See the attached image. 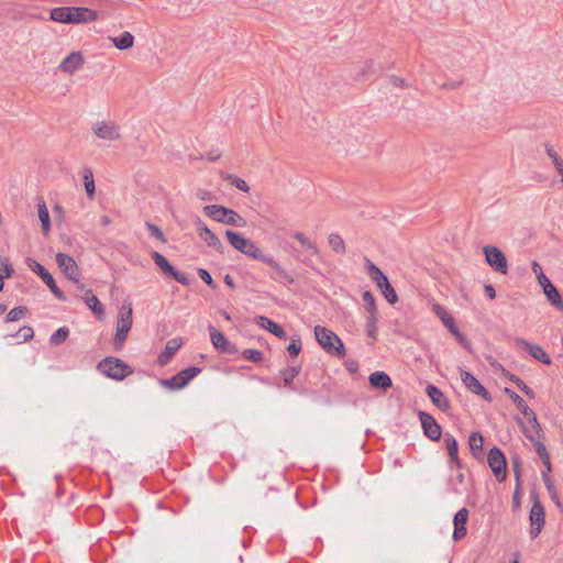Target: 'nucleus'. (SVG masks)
Returning <instances> with one entry per match:
<instances>
[{"label": "nucleus", "mask_w": 563, "mask_h": 563, "mask_svg": "<svg viewBox=\"0 0 563 563\" xmlns=\"http://www.w3.org/2000/svg\"><path fill=\"white\" fill-rule=\"evenodd\" d=\"M51 19L65 24H86L96 21L98 13L87 7H58L51 11Z\"/></svg>", "instance_id": "nucleus-1"}, {"label": "nucleus", "mask_w": 563, "mask_h": 563, "mask_svg": "<svg viewBox=\"0 0 563 563\" xmlns=\"http://www.w3.org/2000/svg\"><path fill=\"white\" fill-rule=\"evenodd\" d=\"M132 313V305L130 302H124L119 310L117 320V330L113 339L115 350H121L124 342L126 341L129 331L131 330L133 323Z\"/></svg>", "instance_id": "nucleus-2"}, {"label": "nucleus", "mask_w": 563, "mask_h": 563, "mask_svg": "<svg viewBox=\"0 0 563 563\" xmlns=\"http://www.w3.org/2000/svg\"><path fill=\"white\" fill-rule=\"evenodd\" d=\"M314 336L318 343L330 354L336 356H343L345 354V347L341 339L331 330L316 325Z\"/></svg>", "instance_id": "nucleus-3"}, {"label": "nucleus", "mask_w": 563, "mask_h": 563, "mask_svg": "<svg viewBox=\"0 0 563 563\" xmlns=\"http://www.w3.org/2000/svg\"><path fill=\"white\" fill-rule=\"evenodd\" d=\"M225 236L232 247L253 260L260 261L264 255L253 241L244 238L241 233L227 230Z\"/></svg>", "instance_id": "nucleus-4"}, {"label": "nucleus", "mask_w": 563, "mask_h": 563, "mask_svg": "<svg viewBox=\"0 0 563 563\" xmlns=\"http://www.w3.org/2000/svg\"><path fill=\"white\" fill-rule=\"evenodd\" d=\"M203 211L208 217L218 222L239 227H243L245 224V221L240 214L224 206L208 205L203 207Z\"/></svg>", "instance_id": "nucleus-5"}, {"label": "nucleus", "mask_w": 563, "mask_h": 563, "mask_svg": "<svg viewBox=\"0 0 563 563\" xmlns=\"http://www.w3.org/2000/svg\"><path fill=\"white\" fill-rule=\"evenodd\" d=\"M98 369L106 376L121 380L133 373L132 368L122 360L106 357L98 364Z\"/></svg>", "instance_id": "nucleus-6"}, {"label": "nucleus", "mask_w": 563, "mask_h": 563, "mask_svg": "<svg viewBox=\"0 0 563 563\" xmlns=\"http://www.w3.org/2000/svg\"><path fill=\"white\" fill-rule=\"evenodd\" d=\"M92 134L106 142H118L122 139L121 126L112 120H98L91 125Z\"/></svg>", "instance_id": "nucleus-7"}, {"label": "nucleus", "mask_w": 563, "mask_h": 563, "mask_svg": "<svg viewBox=\"0 0 563 563\" xmlns=\"http://www.w3.org/2000/svg\"><path fill=\"white\" fill-rule=\"evenodd\" d=\"M432 311L434 314L441 320L443 325L448 328V330L456 338L460 344L466 350L471 349L470 341L460 332L459 328L455 325L453 317L439 303L432 305Z\"/></svg>", "instance_id": "nucleus-8"}, {"label": "nucleus", "mask_w": 563, "mask_h": 563, "mask_svg": "<svg viewBox=\"0 0 563 563\" xmlns=\"http://www.w3.org/2000/svg\"><path fill=\"white\" fill-rule=\"evenodd\" d=\"M483 253L487 264L497 273L508 274V261L500 249L494 245H485Z\"/></svg>", "instance_id": "nucleus-9"}, {"label": "nucleus", "mask_w": 563, "mask_h": 563, "mask_svg": "<svg viewBox=\"0 0 563 563\" xmlns=\"http://www.w3.org/2000/svg\"><path fill=\"white\" fill-rule=\"evenodd\" d=\"M531 498L533 500V504L530 509V516H529V519L531 522L530 534L532 538H537L544 526L545 512H544V507L542 506L541 501L539 500V497L533 494V495H531Z\"/></svg>", "instance_id": "nucleus-10"}, {"label": "nucleus", "mask_w": 563, "mask_h": 563, "mask_svg": "<svg viewBox=\"0 0 563 563\" xmlns=\"http://www.w3.org/2000/svg\"><path fill=\"white\" fill-rule=\"evenodd\" d=\"M488 465L497 479L506 478V459L498 448H493L487 456Z\"/></svg>", "instance_id": "nucleus-11"}, {"label": "nucleus", "mask_w": 563, "mask_h": 563, "mask_svg": "<svg viewBox=\"0 0 563 563\" xmlns=\"http://www.w3.org/2000/svg\"><path fill=\"white\" fill-rule=\"evenodd\" d=\"M152 258L154 260L155 264L162 269V272H164L165 274H167L181 285H189V278L185 274L179 273L177 269H175L166 260V257L162 255L159 252H153Z\"/></svg>", "instance_id": "nucleus-12"}, {"label": "nucleus", "mask_w": 563, "mask_h": 563, "mask_svg": "<svg viewBox=\"0 0 563 563\" xmlns=\"http://www.w3.org/2000/svg\"><path fill=\"white\" fill-rule=\"evenodd\" d=\"M27 264L31 269L41 276L42 280L47 285L51 291L60 300H65L64 292L57 287L53 276L36 261L29 258Z\"/></svg>", "instance_id": "nucleus-13"}, {"label": "nucleus", "mask_w": 563, "mask_h": 563, "mask_svg": "<svg viewBox=\"0 0 563 563\" xmlns=\"http://www.w3.org/2000/svg\"><path fill=\"white\" fill-rule=\"evenodd\" d=\"M200 368L198 367H188L183 369L175 376L169 379L162 380V385L169 387L172 389H181L184 388L198 373Z\"/></svg>", "instance_id": "nucleus-14"}, {"label": "nucleus", "mask_w": 563, "mask_h": 563, "mask_svg": "<svg viewBox=\"0 0 563 563\" xmlns=\"http://www.w3.org/2000/svg\"><path fill=\"white\" fill-rule=\"evenodd\" d=\"M56 262L60 271L69 280H76V277L79 276V267L71 256L59 252L56 254Z\"/></svg>", "instance_id": "nucleus-15"}, {"label": "nucleus", "mask_w": 563, "mask_h": 563, "mask_svg": "<svg viewBox=\"0 0 563 563\" xmlns=\"http://www.w3.org/2000/svg\"><path fill=\"white\" fill-rule=\"evenodd\" d=\"M208 330L210 332L211 343L218 351L228 354H232L236 351L235 346L213 325H209Z\"/></svg>", "instance_id": "nucleus-16"}, {"label": "nucleus", "mask_w": 563, "mask_h": 563, "mask_svg": "<svg viewBox=\"0 0 563 563\" xmlns=\"http://www.w3.org/2000/svg\"><path fill=\"white\" fill-rule=\"evenodd\" d=\"M516 344L523 347L534 360L540 361L543 364H551V358L548 353L538 344H532L525 339L517 338Z\"/></svg>", "instance_id": "nucleus-17"}, {"label": "nucleus", "mask_w": 563, "mask_h": 563, "mask_svg": "<svg viewBox=\"0 0 563 563\" xmlns=\"http://www.w3.org/2000/svg\"><path fill=\"white\" fill-rule=\"evenodd\" d=\"M461 379L473 394L482 396L485 400H490L487 389L471 373L461 371Z\"/></svg>", "instance_id": "nucleus-18"}, {"label": "nucleus", "mask_w": 563, "mask_h": 563, "mask_svg": "<svg viewBox=\"0 0 563 563\" xmlns=\"http://www.w3.org/2000/svg\"><path fill=\"white\" fill-rule=\"evenodd\" d=\"M84 56L80 52H71L59 64V69L68 75L74 74L84 65Z\"/></svg>", "instance_id": "nucleus-19"}, {"label": "nucleus", "mask_w": 563, "mask_h": 563, "mask_svg": "<svg viewBox=\"0 0 563 563\" xmlns=\"http://www.w3.org/2000/svg\"><path fill=\"white\" fill-rule=\"evenodd\" d=\"M419 416L424 434L432 441L439 440L441 437V428L434 418L424 412H420Z\"/></svg>", "instance_id": "nucleus-20"}, {"label": "nucleus", "mask_w": 563, "mask_h": 563, "mask_svg": "<svg viewBox=\"0 0 563 563\" xmlns=\"http://www.w3.org/2000/svg\"><path fill=\"white\" fill-rule=\"evenodd\" d=\"M467 521H468V510L466 508H461L455 514L454 520H453V523H454L453 539L455 541H457L466 536Z\"/></svg>", "instance_id": "nucleus-21"}, {"label": "nucleus", "mask_w": 563, "mask_h": 563, "mask_svg": "<svg viewBox=\"0 0 563 563\" xmlns=\"http://www.w3.org/2000/svg\"><path fill=\"white\" fill-rule=\"evenodd\" d=\"M267 266L274 269L276 276L274 277L277 280H286L289 284H292L295 282L294 277L286 272V269L274 260V257L264 254L262 258L260 260Z\"/></svg>", "instance_id": "nucleus-22"}, {"label": "nucleus", "mask_w": 563, "mask_h": 563, "mask_svg": "<svg viewBox=\"0 0 563 563\" xmlns=\"http://www.w3.org/2000/svg\"><path fill=\"white\" fill-rule=\"evenodd\" d=\"M198 231H199V236L209 246H212L214 250H217L220 253L223 252V244L221 243L219 238L211 230L208 229V227L205 223H202V222L198 223Z\"/></svg>", "instance_id": "nucleus-23"}, {"label": "nucleus", "mask_w": 563, "mask_h": 563, "mask_svg": "<svg viewBox=\"0 0 563 563\" xmlns=\"http://www.w3.org/2000/svg\"><path fill=\"white\" fill-rule=\"evenodd\" d=\"M426 391L434 406H437L442 411L449 410L450 401L438 387L434 385H428Z\"/></svg>", "instance_id": "nucleus-24"}, {"label": "nucleus", "mask_w": 563, "mask_h": 563, "mask_svg": "<svg viewBox=\"0 0 563 563\" xmlns=\"http://www.w3.org/2000/svg\"><path fill=\"white\" fill-rule=\"evenodd\" d=\"M369 277L377 283L382 294L387 298V276L376 267L369 260H366Z\"/></svg>", "instance_id": "nucleus-25"}, {"label": "nucleus", "mask_w": 563, "mask_h": 563, "mask_svg": "<svg viewBox=\"0 0 563 563\" xmlns=\"http://www.w3.org/2000/svg\"><path fill=\"white\" fill-rule=\"evenodd\" d=\"M255 322L261 328L266 329L267 331H269L275 336H277L279 339H286V332L284 331V329L279 324H277L276 322L272 321L269 318L264 317V316H260V317L256 318Z\"/></svg>", "instance_id": "nucleus-26"}, {"label": "nucleus", "mask_w": 563, "mask_h": 563, "mask_svg": "<svg viewBox=\"0 0 563 563\" xmlns=\"http://www.w3.org/2000/svg\"><path fill=\"white\" fill-rule=\"evenodd\" d=\"M37 213L42 224V231L45 235L51 231V219L46 202L43 198L37 199Z\"/></svg>", "instance_id": "nucleus-27"}, {"label": "nucleus", "mask_w": 563, "mask_h": 563, "mask_svg": "<svg viewBox=\"0 0 563 563\" xmlns=\"http://www.w3.org/2000/svg\"><path fill=\"white\" fill-rule=\"evenodd\" d=\"M82 300L99 319L103 317L104 309L99 299L93 295L92 290H86V294L82 296Z\"/></svg>", "instance_id": "nucleus-28"}, {"label": "nucleus", "mask_w": 563, "mask_h": 563, "mask_svg": "<svg viewBox=\"0 0 563 563\" xmlns=\"http://www.w3.org/2000/svg\"><path fill=\"white\" fill-rule=\"evenodd\" d=\"M548 301L559 311H563V299L554 285L548 286L543 289Z\"/></svg>", "instance_id": "nucleus-29"}, {"label": "nucleus", "mask_w": 563, "mask_h": 563, "mask_svg": "<svg viewBox=\"0 0 563 563\" xmlns=\"http://www.w3.org/2000/svg\"><path fill=\"white\" fill-rule=\"evenodd\" d=\"M110 40L120 51L129 49L134 45V36L128 31L123 32L119 36L110 37Z\"/></svg>", "instance_id": "nucleus-30"}, {"label": "nucleus", "mask_w": 563, "mask_h": 563, "mask_svg": "<svg viewBox=\"0 0 563 563\" xmlns=\"http://www.w3.org/2000/svg\"><path fill=\"white\" fill-rule=\"evenodd\" d=\"M483 443H484V439H483V435L481 433L473 432L470 435L468 444H470V449L472 451V454L475 457H479L482 455V453H483Z\"/></svg>", "instance_id": "nucleus-31"}, {"label": "nucleus", "mask_w": 563, "mask_h": 563, "mask_svg": "<svg viewBox=\"0 0 563 563\" xmlns=\"http://www.w3.org/2000/svg\"><path fill=\"white\" fill-rule=\"evenodd\" d=\"M525 417L528 419L529 428H525L523 432L526 430H528L536 438H542L543 432H542L540 423L538 422L536 413L531 410Z\"/></svg>", "instance_id": "nucleus-32"}, {"label": "nucleus", "mask_w": 563, "mask_h": 563, "mask_svg": "<svg viewBox=\"0 0 563 563\" xmlns=\"http://www.w3.org/2000/svg\"><path fill=\"white\" fill-rule=\"evenodd\" d=\"M544 150L548 156L552 159V163L558 170L559 175L561 176V181H563V161L559 156V154L555 152L553 146L550 144H544Z\"/></svg>", "instance_id": "nucleus-33"}, {"label": "nucleus", "mask_w": 563, "mask_h": 563, "mask_svg": "<svg viewBox=\"0 0 563 563\" xmlns=\"http://www.w3.org/2000/svg\"><path fill=\"white\" fill-rule=\"evenodd\" d=\"M183 345V340L179 338L172 339L166 343L164 352L161 354L159 360L162 363L165 361L163 358L168 360L172 355H174L177 350Z\"/></svg>", "instance_id": "nucleus-34"}, {"label": "nucleus", "mask_w": 563, "mask_h": 563, "mask_svg": "<svg viewBox=\"0 0 563 563\" xmlns=\"http://www.w3.org/2000/svg\"><path fill=\"white\" fill-rule=\"evenodd\" d=\"M505 393L510 397V399L514 401V404L516 405L517 409L523 415L526 416L527 413H529V411H531V409L529 408V406L527 405V402L517 394L515 393L514 390L509 389V388H506L505 389Z\"/></svg>", "instance_id": "nucleus-35"}, {"label": "nucleus", "mask_w": 563, "mask_h": 563, "mask_svg": "<svg viewBox=\"0 0 563 563\" xmlns=\"http://www.w3.org/2000/svg\"><path fill=\"white\" fill-rule=\"evenodd\" d=\"M82 178L86 194L90 199H92L96 194V185L92 170L89 168L85 169Z\"/></svg>", "instance_id": "nucleus-36"}, {"label": "nucleus", "mask_w": 563, "mask_h": 563, "mask_svg": "<svg viewBox=\"0 0 563 563\" xmlns=\"http://www.w3.org/2000/svg\"><path fill=\"white\" fill-rule=\"evenodd\" d=\"M445 446L449 453V456L452 462L457 463L459 462V449H457V442L453 435L445 434L444 437Z\"/></svg>", "instance_id": "nucleus-37"}, {"label": "nucleus", "mask_w": 563, "mask_h": 563, "mask_svg": "<svg viewBox=\"0 0 563 563\" xmlns=\"http://www.w3.org/2000/svg\"><path fill=\"white\" fill-rule=\"evenodd\" d=\"M369 384L374 388L387 389V374L376 372L369 375Z\"/></svg>", "instance_id": "nucleus-38"}, {"label": "nucleus", "mask_w": 563, "mask_h": 563, "mask_svg": "<svg viewBox=\"0 0 563 563\" xmlns=\"http://www.w3.org/2000/svg\"><path fill=\"white\" fill-rule=\"evenodd\" d=\"M69 335V330L67 328H59L57 331H55L51 338L49 343L54 346H57L65 342Z\"/></svg>", "instance_id": "nucleus-39"}, {"label": "nucleus", "mask_w": 563, "mask_h": 563, "mask_svg": "<svg viewBox=\"0 0 563 563\" xmlns=\"http://www.w3.org/2000/svg\"><path fill=\"white\" fill-rule=\"evenodd\" d=\"M328 242H329L330 247L334 252L341 254V253H343L345 251L344 241H343V239L339 234H335V233L330 234L329 239H328Z\"/></svg>", "instance_id": "nucleus-40"}, {"label": "nucleus", "mask_w": 563, "mask_h": 563, "mask_svg": "<svg viewBox=\"0 0 563 563\" xmlns=\"http://www.w3.org/2000/svg\"><path fill=\"white\" fill-rule=\"evenodd\" d=\"M363 300L365 303V310L368 316H377V308L373 295L369 291L363 292Z\"/></svg>", "instance_id": "nucleus-41"}, {"label": "nucleus", "mask_w": 563, "mask_h": 563, "mask_svg": "<svg viewBox=\"0 0 563 563\" xmlns=\"http://www.w3.org/2000/svg\"><path fill=\"white\" fill-rule=\"evenodd\" d=\"M543 482H544L545 487L550 494L551 499L555 503V505L558 507H561V501L559 499L558 492L554 487V484L547 474H543Z\"/></svg>", "instance_id": "nucleus-42"}, {"label": "nucleus", "mask_w": 563, "mask_h": 563, "mask_svg": "<svg viewBox=\"0 0 563 563\" xmlns=\"http://www.w3.org/2000/svg\"><path fill=\"white\" fill-rule=\"evenodd\" d=\"M26 311L27 310L24 307H16V308L11 309L7 316V321L8 322L18 321L26 316Z\"/></svg>", "instance_id": "nucleus-43"}, {"label": "nucleus", "mask_w": 563, "mask_h": 563, "mask_svg": "<svg viewBox=\"0 0 563 563\" xmlns=\"http://www.w3.org/2000/svg\"><path fill=\"white\" fill-rule=\"evenodd\" d=\"M15 336L18 338L19 342H26L33 339L34 331L31 327L24 325L20 328V330L15 333Z\"/></svg>", "instance_id": "nucleus-44"}, {"label": "nucleus", "mask_w": 563, "mask_h": 563, "mask_svg": "<svg viewBox=\"0 0 563 563\" xmlns=\"http://www.w3.org/2000/svg\"><path fill=\"white\" fill-rule=\"evenodd\" d=\"M294 238L305 247H307L308 250H310L313 254H317L318 253V249L317 246L307 238L302 233H295Z\"/></svg>", "instance_id": "nucleus-45"}, {"label": "nucleus", "mask_w": 563, "mask_h": 563, "mask_svg": "<svg viewBox=\"0 0 563 563\" xmlns=\"http://www.w3.org/2000/svg\"><path fill=\"white\" fill-rule=\"evenodd\" d=\"M526 437L534 444L538 455H543L547 452L545 445L540 441L541 438H536L528 430L525 431Z\"/></svg>", "instance_id": "nucleus-46"}, {"label": "nucleus", "mask_w": 563, "mask_h": 563, "mask_svg": "<svg viewBox=\"0 0 563 563\" xmlns=\"http://www.w3.org/2000/svg\"><path fill=\"white\" fill-rule=\"evenodd\" d=\"M243 356L254 363H258L263 360V353L260 350L246 349L243 351Z\"/></svg>", "instance_id": "nucleus-47"}, {"label": "nucleus", "mask_w": 563, "mask_h": 563, "mask_svg": "<svg viewBox=\"0 0 563 563\" xmlns=\"http://www.w3.org/2000/svg\"><path fill=\"white\" fill-rule=\"evenodd\" d=\"M146 227L148 229V232L152 236L161 241L162 243H166L167 240L163 233V231L154 223L147 222Z\"/></svg>", "instance_id": "nucleus-48"}, {"label": "nucleus", "mask_w": 563, "mask_h": 563, "mask_svg": "<svg viewBox=\"0 0 563 563\" xmlns=\"http://www.w3.org/2000/svg\"><path fill=\"white\" fill-rule=\"evenodd\" d=\"M367 335L375 340L377 335V327H376V316L367 317V325H366Z\"/></svg>", "instance_id": "nucleus-49"}, {"label": "nucleus", "mask_w": 563, "mask_h": 563, "mask_svg": "<svg viewBox=\"0 0 563 563\" xmlns=\"http://www.w3.org/2000/svg\"><path fill=\"white\" fill-rule=\"evenodd\" d=\"M12 275V267L7 258L0 257V278H9Z\"/></svg>", "instance_id": "nucleus-50"}, {"label": "nucleus", "mask_w": 563, "mask_h": 563, "mask_svg": "<svg viewBox=\"0 0 563 563\" xmlns=\"http://www.w3.org/2000/svg\"><path fill=\"white\" fill-rule=\"evenodd\" d=\"M301 350V342L299 339H292L287 347V351L292 357H297Z\"/></svg>", "instance_id": "nucleus-51"}, {"label": "nucleus", "mask_w": 563, "mask_h": 563, "mask_svg": "<svg viewBox=\"0 0 563 563\" xmlns=\"http://www.w3.org/2000/svg\"><path fill=\"white\" fill-rule=\"evenodd\" d=\"M198 275H199V277H200V278H201V279H202L207 285H209V286H210V287H212V288H216V284H214V282H213V279H212V277H211L210 273H209L207 269H205V268H199V269H198Z\"/></svg>", "instance_id": "nucleus-52"}, {"label": "nucleus", "mask_w": 563, "mask_h": 563, "mask_svg": "<svg viewBox=\"0 0 563 563\" xmlns=\"http://www.w3.org/2000/svg\"><path fill=\"white\" fill-rule=\"evenodd\" d=\"M239 190L243 191V192H249L250 191V187L247 185V183L244 180V179H241V178H238L235 177L233 183H232Z\"/></svg>", "instance_id": "nucleus-53"}, {"label": "nucleus", "mask_w": 563, "mask_h": 563, "mask_svg": "<svg viewBox=\"0 0 563 563\" xmlns=\"http://www.w3.org/2000/svg\"><path fill=\"white\" fill-rule=\"evenodd\" d=\"M517 387L525 393L527 396L533 398L534 394L531 388L528 387V385L521 379L517 382Z\"/></svg>", "instance_id": "nucleus-54"}, {"label": "nucleus", "mask_w": 563, "mask_h": 563, "mask_svg": "<svg viewBox=\"0 0 563 563\" xmlns=\"http://www.w3.org/2000/svg\"><path fill=\"white\" fill-rule=\"evenodd\" d=\"M531 268H532V272L534 273V275H536L537 279H538L539 277H541L542 275H544V273H543V269H542L541 265H540L537 261H533V262L531 263Z\"/></svg>", "instance_id": "nucleus-55"}, {"label": "nucleus", "mask_w": 563, "mask_h": 563, "mask_svg": "<svg viewBox=\"0 0 563 563\" xmlns=\"http://www.w3.org/2000/svg\"><path fill=\"white\" fill-rule=\"evenodd\" d=\"M393 85L395 87H398V88H402L405 86H407V84L405 82L404 79H400V78H397V77H389V85Z\"/></svg>", "instance_id": "nucleus-56"}, {"label": "nucleus", "mask_w": 563, "mask_h": 563, "mask_svg": "<svg viewBox=\"0 0 563 563\" xmlns=\"http://www.w3.org/2000/svg\"><path fill=\"white\" fill-rule=\"evenodd\" d=\"M537 280H538L539 285L542 287V290H543L544 288H547L548 286L553 285V284L551 283V280H550L545 275H542V276H541V277H539Z\"/></svg>", "instance_id": "nucleus-57"}, {"label": "nucleus", "mask_w": 563, "mask_h": 563, "mask_svg": "<svg viewBox=\"0 0 563 563\" xmlns=\"http://www.w3.org/2000/svg\"><path fill=\"white\" fill-rule=\"evenodd\" d=\"M297 375V371L295 368H291L285 374V383L290 384V382L294 379V377Z\"/></svg>", "instance_id": "nucleus-58"}, {"label": "nucleus", "mask_w": 563, "mask_h": 563, "mask_svg": "<svg viewBox=\"0 0 563 563\" xmlns=\"http://www.w3.org/2000/svg\"><path fill=\"white\" fill-rule=\"evenodd\" d=\"M485 294L488 296L489 299H495L496 297L495 288L492 285L485 286Z\"/></svg>", "instance_id": "nucleus-59"}, {"label": "nucleus", "mask_w": 563, "mask_h": 563, "mask_svg": "<svg viewBox=\"0 0 563 563\" xmlns=\"http://www.w3.org/2000/svg\"><path fill=\"white\" fill-rule=\"evenodd\" d=\"M398 300L395 289L389 285V303H395Z\"/></svg>", "instance_id": "nucleus-60"}, {"label": "nucleus", "mask_w": 563, "mask_h": 563, "mask_svg": "<svg viewBox=\"0 0 563 563\" xmlns=\"http://www.w3.org/2000/svg\"><path fill=\"white\" fill-rule=\"evenodd\" d=\"M78 288V290L82 291L84 295L86 294V290H89L85 284L80 283V280L78 279V277H76V280H71Z\"/></svg>", "instance_id": "nucleus-61"}, {"label": "nucleus", "mask_w": 563, "mask_h": 563, "mask_svg": "<svg viewBox=\"0 0 563 563\" xmlns=\"http://www.w3.org/2000/svg\"><path fill=\"white\" fill-rule=\"evenodd\" d=\"M224 283L225 285H228L230 288H234L235 285H234V282L232 279V277L230 275H225L224 277Z\"/></svg>", "instance_id": "nucleus-62"}, {"label": "nucleus", "mask_w": 563, "mask_h": 563, "mask_svg": "<svg viewBox=\"0 0 563 563\" xmlns=\"http://www.w3.org/2000/svg\"><path fill=\"white\" fill-rule=\"evenodd\" d=\"M111 223V219L108 216L101 217V224L107 227Z\"/></svg>", "instance_id": "nucleus-63"}, {"label": "nucleus", "mask_w": 563, "mask_h": 563, "mask_svg": "<svg viewBox=\"0 0 563 563\" xmlns=\"http://www.w3.org/2000/svg\"><path fill=\"white\" fill-rule=\"evenodd\" d=\"M539 457L542 460L543 463L548 462V460H550V455H549L548 451L544 452V454L540 455Z\"/></svg>", "instance_id": "nucleus-64"}]
</instances>
